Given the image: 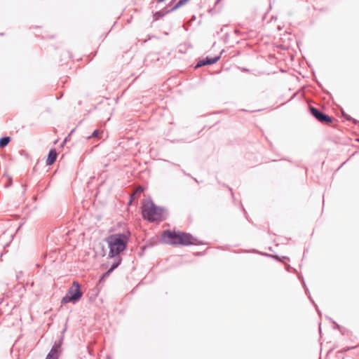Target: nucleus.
I'll list each match as a JSON object with an SVG mask.
<instances>
[{
  "instance_id": "1",
  "label": "nucleus",
  "mask_w": 359,
  "mask_h": 359,
  "mask_svg": "<svg viewBox=\"0 0 359 359\" xmlns=\"http://www.w3.org/2000/svg\"><path fill=\"white\" fill-rule=\"evenodd\" d=\"M128 238L125 233H116L109 236L107 242L109 248V257L112 258L123 252L128 243Z\"/></svg>"
},
{
  "instance_id": "2",
  "label": "nucleus",
  "mask_w": 359,
  "mask_h": 359,
  "mask_svg": "<svg viewBox=\"0 0 359 359\" xmlns=\"http://www.w3.org/2000/svg\"><path fill=\"white\" fill-rule=\"evenodd\" d=\"M163 238L166 243L171 245H189L194 244L195 238L190 234L182 232L164 231Z\"/></svg>"
},
{
  "instance_id": "3",
  "label": "nucleus",
  "mask_w": 359,
  "mask_h": 359,
  "mask_svg": "<svg viewBox=\"0 0 359 359\" xmlns=\"http://www.w3.org/2000/svg\"><path fill=\"white\" fill-rule=\"evenodd\" d=\"M162 208L156 206L151 201L144 203L142 206L143 218L149 222L161 221L163 219Z\"/></svg>"
},
{
  "instance_id": "4",
  "label": "nucleus",
  "mask_w": 359,
  "mask_h": 359,
  "mask_svg": "<svg viewBox=\"0 0 359 359\" xmlns=\"http://www.w3.org/2000/svg\"><path fill=\"white\" fill-rule=\"evenodd\" d=\"M82 294L80 290V285L78 282L74 281L68 290L66 295L62 299V303L77 302L82 297Z\"/></svg>"
},
{
  "instance_id": "5",
  "label": "nucleus",
  "mask_w": 359,
  "mask_h": 359,
  "mask_svg": "<svg viewBox=\"0 0 359 359\" xmlns=\"http://www.w3.org/2000/svg\"><path fill=\"white\" fill-rule=\"evenodd\" d=\"M311 114L314 116L318 121L321 123H330L333 121L332 117L323 113L318 109L312 107L310 108Z\"/></svg>"
},
{
  "instance_id": "6",
  "label": "nucleus",
  "mask_w": 359,
  "mask_h": 359,
  "mask_svg": "<svg viewBox=\"0 0 359 359\" xmlns=\"http://www.w3.org/2000/svg\"><path fill=\"white\" fill-rule=\"evenodd\" d=\"M60 351V344H55L47 355L46 359H57Z\"/></svg>"
},
{
  "instance_id": "7",
  "label": "nucleus",
  "mask_w": 359,
  "mask_h": 359,
  "mask_svg": "<svg viewBox=\"0 0 359 359\" xmlns=\"http://www.w3.org/2000/svg\"><path fill=\"white\" fill-rule=\"evenodd\" d=\"M220 58V55L215 56L214 57H207L205 59L200 60L196 65V67H200L204 65H212L217 62Z\"/></svg>"
},
{
  "instance_id": "8",
  "label": "nucleus",
  "mask_w": 359,
  "mask_h": 359,
  "mask_svg": "<svg viewBox=\"0 0 359 359\" xmlns=\"http://www.w3.org/2000/svg\"><path fill=\"white\" fill-rule=\"evenodd\" d=\"M57 154L55 149H51L49 151L48 156L46 160V164L48 165H52L55 161V160L57 158Z\"/></svg>"
},
{
  "instance_id": "9",
  "label": "nucleus",
  "mask_w": 359,
  "mask_h": 359,
  "mask_svg": "<svg viewBox=\"0 0 359 359\" xmlns=\"http://www.w3.org/2000/svg\"><path fill=\"white\" fill-rule=\"evenodd\" d=\"M121 257L116 256V259L112 263L111 267L108 270V273H111L115 269H116L118 266V265L121 264Z\"/></svg>"
},
{
  "instance_id": "10",
  "label": "nucleus",
  "mask_w": 359,
  "mask_h": 359,
  "mask_svg": "<svg viewBox=\"0 0 359 359\" xmlns=\"http://www.w3.org/2000/svg\"><path fill=\"white\" fill-rule=\"evenodd\" d=\"M103 133H104L103 130H95L93 131L92 135L90 137H88V138L97 137L99 139H101L102 137Z\"/></svg>"
},
{
  "instance_id": "11",
  "label": "nucleus",
  "mask_w": 359,
  "mask_h": 359,
  "mask_svg": "<svg viewBox=\"0 0 359 359\" xmlns=\"http://www.w3.org/2000/svg\"><path fill=\"white\" fill-rule=\"evenodd\" d=\"M10 142L9 137H3L0 139V147H6Z\"/></svg>"
},
{
  "instance_id": "12",
  "label": "nucleus",
  "mask_w": 359,
  "mask_h": 359,
  "mask_svg": "<svg viewBox=\"0 0 359 359\" xmlns=\"http://www.w3.org/2000/svg\"><path fill=\"white\" fill-rule=\"evenodd\" d=\"M342 114H343V116L346 118V120H348V121H353V122L355 124L359 123V121H358L355 119H353L351 116H349L348 114H346L344 112H342Z\"/></svg>"
},
{
  "instance_id": "13",
  "label": "nucleus",
  "mask_w": 359,
  "mask_h": 359,
  "mask_svg": "<svg viewBox=\"0 0 359 359\" xmlns=\"http://www.w3.org/2000/svg\"><path fill=\"white\" fill-rule=\"evenodd\" d=\"M142 191H143V189H142V187H139V188L136 190V191H135V194H137V193H141Z\"/></svg>"
},
{
  "instance_id": "14",
  "label": "nucleus",
  "mask_w": 359,
  "mask_h": 359,
  "mask_svg": "<svg viewBox=\"0 0 359 359\" xmlns=\"http://www.w3.org/2000/svg\"><path fill=\"white\" fill-rule=\"evenodd\" d=\"M110 273H108V271L103 275V277L102 278H105L107 276H108Z\"/></svg>"
},
{
  "instance_id": "15",
  "label": "nucleus",
  "mask_w": 359,
  "mask_h": 359,
  "mask_svg": "<svg viewBox=\"0 0 359 359\" xmlns=\"http://www.w3.org/2000/svg\"><path fill=\"white\" fill-rule=\"evenodd\" d=\"M164 1V0H158V1H160V2H162V1Z\"/></svg>"
}]
</instances>
